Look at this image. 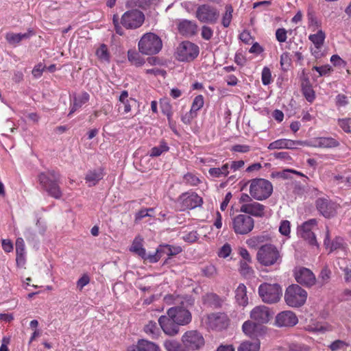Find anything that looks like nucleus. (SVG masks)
Listing matches in <instances>:
<instances>
[{
	"label": "nucleus",
	"instance_id": "obj_30",
	"mask_svg": "<svg viewBox=\"0 0 351 351\" xmlns=\"http://www.w3.org/2000/svg\"><path fill=\"white\" fill-rule=\"evenodd\" d=\"M318 147L323 148H332L339 146V143L333 138L321 137L316 140Z\"/></svg>",
	"mask_w": 351,
	"mask_h": 351
},
{
	"label": "nucleus",
	"instance_id": "obj_60",
	"mask_svg": "<svg viewBox=\"0 0 351 351\" xmlns=\"http://www.w3.org/2000/svg\"><path fill=\"white\" fill-rule=\"evenodd\" d=\"M339 125L346 132L351 133V128H350L351 119H350L339 120Z\"/></svg>",
	"mask_w": 351,
	"mask_h": 351
},
{
	"label": "nucleus",
	"instance_id": "obj_23",
	"mask_svg": "<svg viewBox=\"0 0 351 351\" xmlns=\"http://www.w3.org/2000/svg\"><path fill=\"white\" fill-rule=\"evenodd\" d=\"M197 25L193 21L184 19L178 24V32L185 36H191L196 34Z\"/></svg>",
	"mask_w": 351,
	"mask_h": 351
},
{
	"label": "nucleus",
	"instance_id": "obj_64",
	"mask_svg": "<svg viewBox=\"0 0 351 351\" xmlns=\"http://www.w3.org/2000/svg\"><path fill=\"white\" fill-rule=\"evenodd\" d=\"M197 115V113H193L191 110L186 113L182 117V121L185 124H189L193 119Z\"/></svg>",
	"mask_w": 351,
	"mask_h": 351
},
{
	"label": "nucleus",
	"instance_id": "obj_37",
	"mask_svg": "<svg viewBox=\"0 0 351 351\" xmlns=\"http://www.w3.org/2000/svg\"><path fill=\"white\" fill-rule=\"evenodd\" d=\"M145 332L152 336V338L158 337L159 335V328L155 322L150 321L144 328Z\"/></svg>",
	"mask_w": 351,
	"mask_h": 351
},
{
	"label": "nucleus",
	"instance_id": "obj_34",
	"mask_svg": "<svg viewBox=\"0 0 351 351\" xmlns=\"http://www.w3.org/2000/svg\"><path fill=\"white\" fill-rule=\"evenodd\" d=\"M260 349V343L256 341L254 342L244 341L238 348V351H258Z\"/></svg>",
	"mask_w": 351,
	"mask_h": 351
},
{
	"label": "nucleus",
	"instance_id": "obj_61",
	"mask_svg": "<svg viewBox=\"0 0 351 351\" xmlns=\"http://www.w3.org/2000/svg\"><path fill=\"white\" fill-rule=\"evenodd\" d=\"M313 70L317 71L320 76L325 75L329 73L331 71V67L329 65H324L322 66H313Z\"/></svg>",
	"mask_w": 351,
	"mask_h": 351
},
{
	"label": "nucleus",
	"instance_id": "obj_54",
	"mask_svg": "<svg viewBox=\"0 0 351 351\" xmlns=\"http://www.w3.org/2000/svg\"><path fill=\"white\" fill-rule=\"evenodd\" d=\"M201 35L204 39L209 40L213 35V31L210 27L204 25L202 27Z\"/></svg>",
	"mask_w": 351,
	"mask_h": 351
},
{
	"label": "nucleus",
	"instance_id": "obj_57",
	"mask_svg": "<svg viewBox=\"0 0 351 351\" xmlns=\"http://www.w3.org/2000/svg\"><path fill=\"white\" fill-rule=\"evenodd\" d=\"M285 145V149H294L296 146L306 145V143L301 141L286 139Z\"/></svg>",
	"mask_w": 351,
	"mask_h": 351
},
{
	"label": "nucleus",
	"instance_id": "obj_35",
	"mask_svg": "<svg viewBox=\"0 0 351 351\" xmlns=\"http://www.w3.org/2000/svg\"><path fill=\"white\" fill-rule=\"evenodd\" d=\"M167 351H188L179 342L174 340H167L164 343Z\"/></svg>",
	"mask_w": 351,
	"mask_h": 351
},
{
	"label": "nucleus",
	"instance_id": "obj_18",
	"mask_svg": "<svg viewBox=\"0 0 351 351\" xmlns=\"http://www.w3.org/2000/svg\"><path fill=\"white\" fill-rule=\"evenodd\" d=\"M298 322L297 316L291 311H282L276 317V324L279 327H292Z\"/></svg>",
	"mask_w": 351,
	"mask_h": 351
},
{
	"label": "nucleus",
	"instance_id": "obj_19",
	"mask_svg": "<svg viewBox=\"0 0 351 351\" xmlns=\"http://www.w3.org/2000/svg\"><path fill=\"white\" fill-rule=\"evenodd\" d=\"M265 206L257 202L253 201L249 204H241L240 211L244 214H248L256 217H262L265 215Z\"/></svg>",
	"mask_w": 351,
	"mask_h": 351
},
{
	"label": "nucleus",
	"instance_id": "obj_45",
	"mask_svg": "<svg viewBox=\"0 0 351 351\" xmlns=\"http://www.w3.org/2000/svg\"><path fill=\"white\" fill-rule=\"evenodd\" d=\"M302 92L307 101L311 102L314 100L315 93L311 86L302 84Z\"/></svg>",
	"mask_w": 351,
	"mask_h": 351
},
{
	"label": "nucleus",
	"instance_id": "obj_25",
	"mask_svg": "<svg viewBox=\"0 0 351 351\" xmlns=\"http://www.w3.org/2000/svg\"><path fill=\"white\" fill-rule=\"evenodd\" d=\"M104 172L101 168L89 170L85 177V180L88 185L95 186L104 178Z\"/></svg>",
	"mask_w": 351,
	"mask_h": 351
},
{
	"label": "nucleus",
	"instance_id": "obj_53",
	"mask_svg": "<svg viewBox=\"0 0 351 351\" xmlns=\"http://www.w3.org/2000/svg\"><path fill=\"white\" fill-rule=\"evenodd\" d=\"M248 263L243 261L240 262V271L243 275H250L253 272L252 269L248 265Z\"/></svg>",
	"mask_w": 351,
	"mask_h": 351
},
{
	"label": "nucleus",
	"instance_id": "obj_26",
	"mask_svg": "<svg viewBox=\"0 0 351 351\" xmlns=\"http://www.w3.org/2000/svg\"><path fill=\"white\" fill-rule=\"evenodd\" d=\"M235 298L238 304L245 306L248 304L247 288L244 284H239L235 291Z\"/></svg>",
	"mask_w": 351,
	"mask_h": 351
},
{
	"label": "nucleus",
	"instance_id": "obj_38",
	"mask_svg": "<svg viewBox=\"0 0 351 351\" xmlns=\"http://www.w3.org/2000/svg\"><path fill=\"white\" fill-rule=\"evenodd\" d=\"M225 9L226 12L222 17L221 23L224 27H229L232 19L233 8L231 5H226Z\"/></svg>",
	"mask_w": 351,
	"mask_h": 351
},
{
	"label": "nucleus",
	"instance_id": "obj_4",
	"mask_svg": "<svg viewBox=\"0 0 351 351\" xmlns=\"http://www.w3.org/2000/svg\"><path fill=\"white\" fill-rule=\"evenodd\" d=\"M250 194L255 199L262 201L269 198L273 192V185L263 178H254L249 182Z\"/></svg>",
	"mask_w": 351,
	"mask_h": 351
},
{
	"label": "nucleus",
	"instance_id": "obj_3",
	"mask_svg": "<svg viewBox=\"0 0 351 351\" xmlns=\"http://www.w3.org/2000/svg\"><path fill=\"white\" fill-rule=\"evenodd\" d=\"M256 258L259 263L267 267L279 265L282 261L280 252L271 243L263 245L258 248Z\"/></svg>",
	"mask_w": 351,
	"mask_h": 351
},
{
	"label": "nucleus",
	"instance_id": "obj_40",
	"mask_svg": "<svg viewBox=\"0 0 351 351\" xmlns=\"http://www.w3.org/2000/svg\"><path fill=\"white\" fill-rule=\"evenodd\" d=\"M16 263H19L20 258L24 255L25 245L22 238H18L16 241Z\"/></svg>",
	"mask_w": 351,
	"mask_h": 351
},
{
	"label": "nucleus",
	"instance_id": "obj_58",
	"mask_svg": "<svg viewBox=\"0 0 351 351\" xmlns=\"http://www.w3.org/2000/svg\"><path fill=\"white\" fill-rule=\"evenodd\" d=\"M154 208H145L139 210L136 214L135 217V221H139L145 217L151 216L150 214H149V211H153Z\"/></svg>",
	"mask_w": 351,
	"mask_h": 351
},
{
	"label": "nucleus",
	"instance_id": "obj_56",
	"mask_svg": "<svg viewBox=\"0 0 351 351\" xmlns=\"http://www.w3.org/2000/svg\"><path fill=\"white\" fill-rule=\"evenodd\" d=\"M347 346V343L342 340H336L330 345V348L332 351L343 349Z\"/></svg>",
	"mask_w": 351,
	"mask_h": 351
},
{
	"label": "nucleus",
	"instance_id": "obj_47",
	"mask_svg": "<svg viewBox=\"0 0 351 351\" xmlns=\"http://www.w3.org/2000/svg\"><path fill=\"white\" fill-rule=\"evenodd\" d=\"M331 276V271L327 267H324L320 272L319 278L321 279L322 284L324 285L328 282Z\"/></svg>",
	"mask_w": 351,
	"mask_h": 351
},
{
	"label": "nucleus",
	"instance_id": "obj_29",
	"mask_svg": "<svg viewBox=\"0 0 351 351\" xmlns=\"http://www.w3.org/2000/svg\"><path fill=\"white\" fill-rule=\"evenodd\" d=\"M324 245L328 248L330 247V252L339 249L343 245V239L340 237H337L332 242L330 243L329 231L327 229L326 232V237L324 239Z\"/></svg>",
	"mask_w": 351,
	"mask_h": 351
},
{
	"label": "nucleus",
	"instance_id": "obj_31",
	"mask_svg": "<svg viewBox=\"0 0 351 351\" xmlns=\"http://www.w3.org/2000/svg\"><path fill=\"white\" fill-rule=\"evenodd\" d=\"M325 37V33L322 30H319L316 34H311L308 38L317 49H319L324 44Z\"/></svg>",
	"mask_w": 351,
	"mask_h": 351
},
{
	"label": "nucleus",
	"instance_id": "obj_12",
	"mask_svg": "<svg viewBox=\"0 0 351 351\" xmlns=\"http://www.w3.org/2000/svg\"><path fill=\"white\" fill-rule=\"evenodd\" d=\"M182 342L188 351L199 350L205 344L202 335L197 330L186 332L182 337Z\"/></svg>",
	"mask_w": 351,
	"mask_h": 351
},
{
	"label": "nucleus",
	"instance_id": "obj_11",
	"mask_svg": "<svg viewBox=\"0 0 351 351\" xmlns=\"http://www.w3.org/2000/svg\"><path fill=\"white\" fill-rule=\"evenodd\" d=\"M177 58L182 62L193 60L199 54V47L190 41H183L177 47Z\"/></svg>",
	"mask_w": 351,
	"mask_h": 351
},
{
	"label": "nucleus",
	"instance_id": "obj_9",
	"mask_svg": "<svg viewBox=\"0 0 351 351\" xmlns=\"http://www.w3.org/2000/svg\"><path fill=\"white\" fill-rule=\"evenodd\" d=\"M145 21L142 12L134 9L125 12L121 19V24L126 29H134L140 27Z\"/></svg>",
	"mask_w": 351,
	"mask_h": 351
},
{
	"label": "nucleus",
	"instance_id": "obj_55",
	"mask_svg": "<svg viewBox=\"0 0 351 351\" xmlns=\"http://www.w3.org/2000/svg\"><path fill=\"white\" fill-rule=\"evenodd\" d=\"M279 231L282 234L287 236L290 233V222L287 220L282 221L279 227Z\"/></svg>",
	"mask_w": 351,
	"mask_h": 351
},
{
	"label": "nucleus",
	"instance_id": "obj_41",
	"mask_svg": "<svg viewBox=\"0 0 351 351\" xmlns=\"http://www.w3.org/2000/svg\"><path fill=\"white\" fill-rule=\"evenodd\" d=\"M256 324L252 321H246L243 323L242 328L244 333L248 336L254 335Z\"/></svg>",
	"mask_w": 351,
	"mask_h": 351
},
{
	"label": "nucleus",
	"instance_id": "obj_2",
	"mask_svg": "<svg viewBox=\"0 0 351 351\" xmlns=\"http://www.w3.org/2000/svg\"><path fill=\"white\" fill-rule=\"evenodd\" d=\"M60 178V174L54 170L41 173L38 176L40 184L49 195L56 199H59L62 196V191L58 184Z\"/></svg>",
	"mask_w": 351,
	"mask_h": 351
},
{
	"label": "nucleus",
	"instance_id": "obj_14",
	"mask_svg": "<svg viewBox=\"0 0 351 351\" xmlns=\"http://www.w3.org/2000/svg\"><path fill=\"white\" fill-rule=\"evenodd\" d=\"M207 325L213 330H221L229 324V319L223 313H211L207 317Z\"/></svg>",
	"mask_w": 351,
	"mask_h": 351
},
{
	"label": "nucleus",
	"instance_id": "obj_36",
	"mask_svg": "<svg viewBox=\"0 0 351 351\" xmlns=\"http://www.w3.org/2000/svg\"><path fill=\"white\" fill-rule=\"evenodd\" d=\"M140 351H160V348L154 343L141 339L139 340Z\"/></svg>",
	"mask_w": 351,
	"mask_h": 351
},
{
	"label": "nucleus",
	"instance_id": "obj_15",
	"mask_svg": "<svg viewBox=\"0 0 351 351\" xmlns=\"http://www.w3.org/2000/svg\"><path fill=\"white\" fill-rule=\"evenodd\" d=\"M294 276L298 283L310 287L316 282L314 274L308 268L300 267L294 272Z\"/></svg>",
	"mask_w": 351,
	"mask_h": 351
},
{
	"label": "nucleus",
	"instance_id": "obj_27",
	"mask_svg": "<svg viewBox=\"0 0 351 351\" xmlns=\"http://www.w3.org/2000/svg\"><path fill=\"white\" fill-rule=\"evenodd\" d=\"M330 182L335 186H340L344 183L343 187L350 188L351 187V175L344 178L341 174L332 173L330 176ZM343 188V186H341Z\"/></svg>",
	"mask_w": 351,
	"mask_h": 351
},
{
	"label": "nucleus",
	"instance_id": "obj_1",
	"mask_svg": "<svg viewBox=\"0 0 351 351\" xmlns=\"http://www.w3.org/2000/svg\"><path fill=\"white\" fill-rule=\"evenodd\" d=\"M171 299L173 300V304L176 306L170 308L167 311V315L171 317H173L175 322L180 326L189 324L192 318L189 308L194 305V300L189 296L169 295L165 298L167 302Z\"/></svg>",
	"mask_w": 351,
	"mask_h": 351
},
{
	"label": "nucleus",
	"instance_id": "obj_5",
	"mask_svg": "<svg viewBox=\"0 0 351 351\" xmlns=\"http://www.w3.org/2000/svg\"><path fill=\"white\" fill-rule=\"evenodd\" d=\"M307 295L306 290L298 285L293 284L285 290V301L289 306L298 308L305 304Z\"/></svg>",
	"mask_w": 351,
	"mask_h": 351
},
{
	"label": "nucleus",
	"instance_id": "obj_51",
	"mask_svg": "<svg viewBox=\"0 0 351 351\" xmlns=\"http://www.w3.org/2000/svg\"><path fill=\"white\" fill-rule=\"evenodd\" d=\"M285 140L286 139H278L272 143H271L269 146V149H285Z\"/></svg>",
	"mask_w": 351,
	"mask_h": 351
},
{
	"label": "nucleus",
	"instance_id": "obj_10",
	"mask_svg": "<svg viewBox=\"0 0 351 351\" xmlns=\"http://www.w3.org/2000/svg\"><path fill=\"white\" fill-rule=\"evenodd\" d=\"M195 16L202 23L215 24L219 17V12L209 4H202L197 7Z\"/></svg>",
	"mask_w": 351,
	"mask_h": 351
},
{
	"label": "nucleus",
	"instance_id": "obj_16",
	"mask_svg": "<svg viewBox=\"0 0 351 351\" xmlns=\"http://www.w3.org/2000/svg\"><path fill=\"white\" fill-rule=\"evenodd\" d=\"M158 323L163 332L169 336H175L179 332L180 325L177 324L174 318L171 317L169 315L160 316Z\"/></svg>",
	"mask_w": 351,
	"mask_h": 351
},
{
	"label": "nucleus",
	"instance_id": "obj_13",
	"mask_svg": "<svg viewBox=\"0 0 351 351\" xmlns=\"http://www.w3.org/2000/svg\"><path fill=\"white\" fill-rule=\"evenodd\" d=\"M318 230L317 221L315 219H309L300 226V233L301 237L311 245L318 246L315 237V231Z\"/></svg>",
	"mask_w": 351,
	"mask_h": 351
},
{
	"label": "nucleus",
	"instance_id": "obj_62",
	"mask_svg": "<svg viewBox=\"0 0 351 351\" xmlns=\"http://www.w3.org/2000/svg\"><path fill=\"white\" fill-rule=\"evenodd\" d=\"M143 256L144 257H141L143 259L148 261L149 263H156L160 258L159 254L157 253V250L153 254L147 255V254L145 253V255Z\"/></svg>",
	"mask_w": 351,
	"mask_h": 351
},
{
	"label": "nucleus",
	"instance_id": "obj_44",
	"mask_svg": "<svg viewBox=\"0 0 351 351\" xmlns=\"http://www.w3.org/2000/svg\"><path fill=\"white\" fill-rule=\"evenodd\" d=\"M204 303H207L210 305L217 306L219 304V298L217 295L215 293H208L203 297Z\"/></svg>",
	"mask_w": 351,
	"mask_h": 351
},
{
	"label": "nucleus",
	"instance_id": "obj_8",
	"mask_svg": "<svg viewBox=\"0 0 351 351\" xmlns=\"http://www.w3.org/2000/svg\"><path fill=\"white\" fill-rule=\"evenodd\" d=\"M254 226V220L248 215L239 214L232 219V228L236 234H247L253 230Z\"/></svg>",
	"mask_w": 351,
	"mask_h": 351
},
{
	"label": "nucleus",
	"instance_id": "obj_20",
	"mask_svg": "<svg viewBox=\"0 0 351 351\" xmlns=\"http://www.w3.org/2000/svg\"><path fill=\"white\" fill-rule=\"evenodd\" d=\"M270 312L269 308L261 305L254 308L250 313V317L257 324H265L270 319Z\"/></svg>",
	"mask_w": 351,
	"mask_h": 351
},
{
	"label": "nucleus",
	"instance_id": "obj_39",
	"mask_svg": "<svg viewBox=\"0 0 351 351\" xmlns=\"http://www.w3.org/2000/svg\"><path fill=\"white\" fill-rule=\"evenodd\" d=\"M169 150V147L167 144L164 142L161 141L160 144L158 147H154L152 149L150 156L152 157H157L160 156L163 152H167Z\"/></svg>",
	"mask_w": 351,
	"mask_h": 351
},
{
	"label": "nucleus",
	"instance_id": "obj_43",
	"mask_svg": "<svg viewBox=\"0 0 351 351\" xmlns=\"http://www.w3.org/2000/svg\"><path fill=\"white\" fill-rule=\"evenodd\" d=\"M97 57L104 61H109V53L106 45H101L96 51Z\"/></svg>",
	"mask_w": 351,
	"mask_h": 351
},
{
	"label": "nucleus",
	"instance_id": "obj_50",
	"mask_svg": "<svg viewBox=\"0 0 351 351\" xmlns=\"http://www.w3.org/2000/svg\"><path fill=\"white\" fill-rule=\"evenodd\" d=\"M202 272L205 276L213 277L216 275L217 269L214 265L210 264L202 269Z\"/></svg>",
	"mask_w": 351,
	"mask_h": 351
},
{
	"label": "nucleus",
	"instance_id": "obj_49",
	"mask_svg": "<svg viewBox=\"0 0 351 351\" xmlns=\"http://www.w3.org/2000/svg\"><path fill=\"white\" fill-rule=\"evenodd\" d=\"M231 251L232 249L230 245L226 243L219 250L218 256L221 258H226L230 254Z\"/></svg>",
	"mask_w": 351,
	"mask_h": 351
},
{
	"label": "nucleus",
	"instance_id": "obj_21",
	"mask_svg": "<svg viewBox=\"0 0 351 351\" xmlns=\"http://www.w3.org/2000/svg\"><path fill=\"white\" fill-rule=\"evenodd\" d=\"M137 101L128 97L127 90H123L119 98L118 111L121 114L128 113L131 111L132 106H135Z\"/></svg>",
	"mask_w": 351,
	"mask_h": 351
},
{
	"label": "nucleus",
	"instance_id": "obj_46",
	"mask_svg": "<svg viewBox=\"0 0 351 351\" xmlns=\"http://www.w3.org/2000/svg\"><path fill=\"white\" fill-rule=\"evenodd\" d=\"M291 59L289 53L287 52L283 53L280 56V65L282 69L287 71L291 65Z\"/></svg>",
	"mask_w": 351,
	"mask_h": 351
},
{
	"label": "nucleus",
	"instance_id": "obj_7",
	"mask_svg": "<svg viewBox=\"0 0 351 351\" xmlns=\"http://www.w3.org/2000/svg\"><path fill=\"white\" fill-rule=\"evenodd\" d=\"M258 294L263 302L274 304L280 300L282 295V289L278 284L265 282L259 286Z\"/></svg>",
	"mask_w": 351,
	"mask_h": 351
},
{
	"label": "nucleus",
	"instance_id": "obj_24",
	"mask_svg": "<svg viewBox=\"0 0 351 351\" xmlns=\"http://www.w3.org/2000/svg\"><path fill=\"white\" fill-rule=\"evenodd\" d=\"M33 35H34V32L31 29L28 30L27 33L24 34H15L13 32H8L5 35V39L10 45L15 46L22 40L27 39Z\"/></svg>",
	"mask_w": 351,
	"mask_h": 351
},
{
	"label": "nucleus",
	"instance_id": "obj_28",
	"mask_svg": "<svg viewBox=\"0 0 351 351\" xmlns=\"http://www.w3.org/2000/svg\"><path fill=\"white\" fill-rule=\"evenodd\" d=\"M89 99V95L87 93H82L80 97H75L73 104L68 116L71 115L77 109L81 108L83 104H86Z\"/></svg>",
	"mask_w": 351,
	"mask_h": 351
},
{
	"label": "nucleus",
	"instance_id": "obj_22",
	"mask_svg": "<svg viewBox=\"0 0 351 351\" xmlns=\"http://www.w3.org/2000/svg\"><path fill=\"white\" fill-rule=\"evenodd\" d=\"M183 209H193L200 206L203 202L202 198L196 193L183 194L180 196Z\"/></svg>",
	"mask_w": 351,
	"mask_h": 351
},
{
	"label": "nucleus",
	"instance_id": "obj_59",
	"mask_svg": "<svg viewBox=\"0 0 351 351\" xmlns=\"http://www.w3.org/2000/svg\"><path fill=\"white\" fill-rule=\"evenodd\" d=\"M185 181L193 186H196L199 183V180L195 176L191 173H187L184 177Z\"/></svg>",
	"mask_w": 351,
	"mask_h": 351
},
{
	"label": "nucleus",
	"instance_id": "obj_6",
	"mask_svg": "<svg viewBox=\"0 0 351 351\" xmlns=\"http://www.w3.org/2000/svg\"><path fill=\"white\" fill-rule=\"evenodd\" d=\"M138 50L145 55H154L158 53L162 47L160 38L154 33H147L140 39Z\"/></svg>",
	"mask_w": 351,
	"mask_h": 351
},
{
	"label": "nucleus",
	"instance_id": "obj_17",
	"mask_svg": "<svg viewBox=\"0 0 351 351\" xmlns=\"http://www.w3.org/2000/svg\"><path fill=\"white\" fill-rule=\"evenodd\" d=\"M316 207L324 217L330 218L335 215L338 206L328 199L318 198L316 200Z\"/></svg>",
	"mask_w": 351,
	"mask_h": 351
},
{
	"label": "nucleus",
	"instance_id": "obj_42",
	"mask_svg": "<svg viewBox=\"0 0 351 351\" xmlns=\"http://www.w3.org/2000/svg\"><path fill=\"white\" fill-rule=\"evenodd\" d=\"M204 105V98L202 95H197L193 99L192 103L191 110L193 113H196L197 110L203 107Z\"/></svg>",
	"mask_w": 351,
	"mask_h": 351
},
{
	"label": "nucleus",
	"instance_id": "obj_48",
	"mask_svg": "<svg viewBox=\"0 0 351 351\" xmlns=\"http://www.w3.org/2000/svg\"><path fill=\"white\" fill-rule=\"evenodd\" d=\"M271 74L269 68L265 67L262 71V82L264 85H268L271 82Z\"/></svg>",
	"mask_w": 351,
	"mask_h": 351
},
{
	"label": "nucleus",
	"instance_id": "obj_32",
	"mask_svg": "<svg viewBox=\"0 0 351 351\" xmlns=\"http://www.w3.org/2000/svg\"><path fill=\"white\" fill-rule=\"evenodd\" d=\"M142 241L141 238L136 237L133 241L130 251L135 252L141 257H144L143 256L145 255V250L143 247Z\"/></svg>",
	"mask_w": 351,
	"mask_h": 351
},
{
	"label": "nucleus",
	"instance_id": "obj_33",
	"mask_svg": "<svg viewBox=\"0 0 351 351\" xmlns=\"http://www.w3.org/2000/svg\"><path fill=\"white\" fill-rule=\"evenodd\" d=\"M128 58L132 64L136 66H141L145 63L143 58L139 53L134 50H129L128 51Z\"/></svg>",
	"mask_w": 351,
	"mask_h": 351
},
{
	"label": "nucleus",
	"instance_id": "obj_63",
	"mask_svg": "<svg viewBox=\"0 0 351 351\" xmlns=\"http://www.w3.org/2000/svg\"><path fill=\"white\" fill-rule=\"evenodd\" d=\"M89 277L87 275H84L77 280V286L80 290H82L84 286L89 283Z\"/></svg>",
	"mask_w": 351,
	"mask_h": 351
},
{
	"label": "nucleus",
	"instance_id": "obj_52",
	"mask_svg": "<svg viewBox=\"0 0 351 351\" xmlns=\"http://www.w3.org/2000/svg\"><path fill=\"white\" fill-rule=\"evenodd\" d=\"M287 32L285 28H278L276 31V37L277 40L280 43L285 42L287 38Z\"/></svg>",
	"mask_w": 351,
	"mask_h": 351
}]
</instances>
